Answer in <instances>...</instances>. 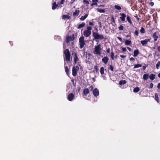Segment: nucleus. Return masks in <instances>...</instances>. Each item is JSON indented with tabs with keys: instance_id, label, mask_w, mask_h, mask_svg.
Listing matches in <instances>:
<instances>
[{
	"instance_id": "nucleus-36",
	"label": "nucleus",
	"mask_w": 160,
	"mask_h": 160,
	"mask_svg": "<svg viewBox=\"0 0 160 160\" xmlns=\"http://www.w3.org/2000/svg\"><path fill=\"white\" fill-rule=\"evenodd\" d=\"M94 68L96 72L97 73H99V72H98L99 69H98V67L96 65L94 67Z\"/></svg>"
},
{
	"instance_id": "nucleus-41",
	"label": "nucleus",
	"mask_w": 160,
	"mask_h": 160,
	"mask_svg": "<svg viewBox=\"0 0 160 160\" xmlns=\"http://www.w3.org/2000/svg\"><path fill=\"white\" fill-rule=\"evenodd\" d=\"M114 53H113V52H112L111 53V55H110V57H111V58L112 59V60H114Z\"/></svg>"
},
{
	"instance_id": "nucleus-48",
	"label": "nucleus",
	"mask_w": 160,
	"mask_h": 160,
	"mask_svg": "<svg viewBox=\"0 0 160 160\" xmlns=\"http://www.w3.org/2000/svg\"><path fill=\"white\" fill-rule=\"evenodd\" d=\"M153 84L152 83H150V85H149V88H152L153 87Z\"/></svg>"
},
{
	"instance_id": "nucleus-13",
	"label": "nucleus",
	"mask_w": 160,
	"mask_h": 160,
	"mask_svg": "<svg viewBox=\"0 0 160 160\" xmlns=\"http://www.w3.org/2000/svg\"><path fill=\"white\" fill-rule=\"evenodd\" d=\"M152 38L154 39V42H156L158 38V37L157 35V33L156 32H154L152 34Z\"/></svg>"
},
{
	"instance_id": "nucleus-54",
	"label": "nucleus",
	"mask_w": 160,
	"mask_h": 160,
	"mask_svg": "<svg viewBox=\"0 0 160 160\" xmlns=\"http://www.w3.org/2000/svg\"><path fill=\"white\" fill-rule=\"evenodd\" d=\"M110 49L109 48H108L107 50H106V52L108 53H109L110 52Z\"/></svg>"
},
{
	"instance_id": "nucleus-24",
	"label": "nucleus",
	"mask_w": 160,
	"mask_h": 160,
	"mask_svg": "<svg viewBox=\"0 0 160 160\" xmlns=\"http://www.w3.org/2000/svg\"><path fill=\"white\" fill-rule=\"evenodd\" d=\"M65 71L66 72V74L67 75L69 76V72L70 71L68 66L65 67Z\"/></svg>"
},
{
	"instance_id": "nucleus-46",
	"label": "nucleus",
	"mask_w": 160,
	"mask_h": 160,
	"mask_svg": "<svg viewBox=\"0 0 160 160\" xmlns=\"http://www.w3.org/2000/svg\"><path fill=\"white\" fill-rule=\"evenodd\" d=\"M64 1H65V0H61L60 2H58V4L59 5L62 4H63Z\"/></svg>"
},
{
	"instance_id": "nucleus-6",
	"label": "nucleus",
	"mask_w": 160,
	"mask_h": 160,
	"mask_svg": "<svg viewBox=\"0 0 160 160\" xmlns=\"http://www.w3.org/2000/svg\"><path fill=\"white\" fill-rule=\"evenodd\" d=\"M75 38L74 35L73 34L72 36H68L66 37L67 43H68L70 41H72Z\"/></svg>"
},
{
	"instance_id": "nucleus-53",
	"label": "nucleus",
	"mask_w": 160,
	"mask_h": 160,
	"mask_svg": "<svg viewBox=\"0 0 160 160\" xmlns=\"http://www.w3.org/2000/svg\"><path fill=\"white\" fill-rule=\"evenodd\" d=\"M154 3L153 2H151L149 3V5H150L151 6H153L154 5Z\"/></svg>"
},
{
	"instance_id": "nucleus-22",
	"label": "nucleus",
	"mask_w": 160,
	"mask_h": 160,
	"mask_svg": "<svg viewBox=\"0 0 160 160\" xmlns=\"http://www.w3.org/2000/svg\"><path fill=\"white\" fill-rule=\"evenodd\" d=\"M98 1V0H92V3L91 4V6H93L94 5L97 6L98 5L97 2Z\"/></svg>"
},
{
	"instance_id": "nucleus-1",
	"label": "nucleus",
	"mask_w": 160,
	"mask_h": 160,
	"mask_svg": "<svg viewBox=\"0 0 160 160\" xmlns=\"http://www.w3.org/2000/svg\"><path fill=\"white\" fill-rule=\"evenodd\" d=\"M92 36L94 38V39H93V40L99 39L100 40H101L104 38V36L103 35L99 34L98 32H93Z\"/></svg>"
},
{
	"instance_id": "nucleus-45",
	"label": "nucleus",
	"mask_w": 160,
	"mask_h": 160,
	"mask_svg": "<svg viewBox=\"0 0 160 160\" xmlns=\"http://www.w3.org/2000/svg\"><path fill=\"white\" fill-rule=\"evenodd\" d=\"M95 23L94 22H89V24L90 26H93Z\"/></svg>"
},
{
	"instance_id": "nucleus-49",
	"label": "nucleus",
	"mask_w": 160,
	"mask_h": 160,
	"mask_svg": "<svg viewBox=\"0 0 160 160\" xmlns=\"http://www.w3.org/2000/svg\"><path fill=\"white\" fill-rule=\"evenodd\" d=\"M122 50L123 52H125L127 51L126 48L123 47L122 48Z\"/></svg>"
},
{
	"instance_id": "nucleus-63",
	"label": "nucleus",
	"mask_w": 160,
	"mask_h": 160,
	"mask_svg": "<svg viewBox=\"0 0 160 160\" xmlns=\"http://www.w3.org/2000/svg\"><path fill=\"white\" fill-rule=\"evenodd\" d=\"M115 58H117V55H116V56H115Z\"/></svg>"
},
{
	"instance_id": "nucleus-37",
	"label": "nucleus",
	"mask_w": 160,
	"mask_h": 160,
	"mask_svg": "<svg viewBox=\"0 0 160 160\" xmlns=\"http://www.w3.org/2000/svg\"><path fill=\"white\" fill-rule=\"evenodd\" d=\"M160 66V61H158L157 64H156V68L157 69L159 68V66Z\"/></svg>"
},
{
	"instance_id": "nucleus-39",
	"label": "nucleus",
	"mask_w": 160,
	"mask_h": 160,
	"mask_svg": "<svg viewBox=\"0 0 160 160\" xmlns=\"http://www.w3.org/2000/svg\"><path fill=\"white\" fill-rule=\"evenodd\" d=\"M140 32L141 33H145V29L143 27L141 28L140 30Z\"/></svg>"
},
{
	"instance_id": "nucleus-55",
	"label": "nucleus",
	"mask_w": 160,
	"mask_h": 160,
	"mask_svg": "<svg viewBox=\"0 0 160 160\" xmlns=\"http://www.w3.org/2000/svg\"><path fill=\"white\" fill-rule=\"evenodd\" d=\"M118 38L121 42H122V38H121V37H118Z\"/></svg>"
},
{
	"instance_id": "nucleus-7",
	"label": "nucleus",
	"mask_w": 160,
	"mask_h": 160,
	"mask_svg": "<svg viewBox=\"0 0 160 160\" xmlns=\"http://www.w3.org/2000/svg\"><path fill=\"white\" fill-rule=\"evenodd\" d=\"M151 38H150L148 39H145L143 40H141L140 42L141 43L143 46H146L148 43V42H150Z\"/></svg>"
},
{
	"instance_id": "nucleus-42",
	"label": "nucleus",
	"mask_w": 160,
	"mask_h": 160,
	"mask_svg": "<svg viewBox=\"0 0 160 160\" xmlns=\"http://www.w3.org/2000/svg\"><path fill=\"white\" fill-rule=\"evenodd\" d=\"M87 29H86V30L91 32V30L92 29V28L91 26H87Z\"/></svg>"
},
{
	"instance_id": "nucleus-16",
	"label": "nucleus",
	"mask_w": 160,
	"mask_h": 160,
	"mask_svg": "<svg viewBox=\"0 0 160 160\" xmlns=\"http://www.w3.org/2000/svg\"><path fill=\"white\" fill-rule=\"evenodd\" d=\"M89 92L88 88H85L83 91V93L85 96H87Z\"/></svg>"
},
{
	"instance_id": "nucleus-59",
	"label": "nucleus",
	"mask_w": 160,
	"mask_h": 160,
	"mask_svg": "<svg viewBox=\"0 0 160 160\" xmlns=\"http://www.w3.org/2000/svg\"><path fill=\"white\" fill-rule=\"evenodd\" d=\"M127 48L128 50L129 51H131V48H130L129 47H127Z\"/></svg>"
},
{
	"instance_id": "nucleus-60",
	"label": "nucleus",
	"mask_w": 160,
	"mask_h": 160,
	"mask_svg": "<svg viewBox=\"0 0 160 160\" xmlns=\"http://www.w3.org/2000/svg\"><path fill=\"white\" fill-rule=\"evenodd\" d=\"M158 77L159 78H160V72L159 73V74H158Z\"/></svg>"
},
{
	"instance_id": "nucleus-29",
	"label": "nucleus",
	"mask_w": 160,
	"mask_h": 160,
	"mask_svg": "<svg viewBox=\"0 0 160 160\" xmlns=\"http://www.w3.org/2000/svg\"><path fill=\"white\" fill-rule=\"evenodd\" d=\"M140 90V89L139 87H137L135 88L133 90V91L134 92H137Z\"/></svg>"
},
{
	"instance_id": "nucleus-44",
	"label": "nucleus",
	"mask_w": 160,
	"mask_h": 160,
	"mask_svg": "<svg viewBox=\"0 0 160 160\" xmlns=\"http://www.w3.org/2000/svg\"><path fill=\"white\" fill-rule=\"evenodd\" d=\"M138 33H139L138 31V30H135V32H134V34L135 35H136L137 36H138Z\"/></svg>"
},
{
	"instance_id": "nucleus-4",
	"label": "nucleus",
	"mask_w": 160,
	"mask_h": 160,
	"mask_svg": "<svg viewBox=\"0 0 160 160\" xmlns=\"http://www.w3.org/2000/svg\"><path fill=\"white\" fill-rule=\"evenodd\" d=\"M101 45L99 44L97 46H95L94 48V50L93 51V53L94 54L97 55H100L101 54Z\"/></svg>"
},
{
	"instance_id": "nucleus-30",
	"label": "nucleus",
	"mask_w": 160,
	"mask_h": 160,
	"mask_svg": "<svg viewBox=\"0 0 160 160\" xmlns=\"http://www.w3.org/2000/svg\"><path fill=\"white\" fill-rule=\"evenodd\" d=\"M100 72L102 75L104 74V68L102 67L100 68Z\"/></svg>"
},
{
	"instance_id": "nucleus-61",
	"label": "nucleus",
	"mask_w": 160,
	"mask_h": 160,
	"mask_svg": "<svg viewBox=\"0 0 160 160\" xmlns=\"http://www.w3.org/2000/svg\"><path fill=\"white\" fill-rule=\"evenodd\" d=\"M130 37V36L129 35H127V36H126V37H127V38H128Z\"/></svg>"
},
{
	"instance_id": "nucleus-51",
	"label": "nucleus",
	"mask_w": 160,
	"mask_h": 160,
	"mask_svg": "<svg viewBox=\"0 0 160 160\" xmlns=\"http://www.w3.org/2000/svg\"><path fill=\"white\" fill-rule=\"evenodd\" d=\"M148 65H147V64H146V65H145V66H143V68H142L143 70H144L145 69H146V68L147 67H148Z\"/></svg>"
},
{
	"instance_id": "nucleus-21",
	"label": "nucleus",
	"mask_w": 160,
	"mask_h": 160,
	"mask_svg": "<svg viewBox=\"0 0 160 160\" xmlns=\"http://www.w3.org/2000/svg\"><path fill=\"white\" fill-rule=\"evenodd\" d=\"M80 13V11L79 10H76L75 11L73 12V16H78Z\"/></svg>"
},
{
	"instance_id": "nucleus-5",
	"label": "nucleus",
	"mask_w": 160,
	"mask_h": 160,
	"mask_svg": "<svg viewBox=\"0 0 160 160\" xmlns=\"http://www.w3.org/2000/svg\"><path fill=\"white\" fill-rule=\"evenodd\" d=\"M79 70V67L77 66L76 67H73L72 68V75L75 77L77 75V71Z\"/></svg>"
},
{
	"instance_id": "nucleus-64",
	"label": "nucleus",
	"mask_w": 160,
	"mask_h": 160,
	"mask_svg": "<svg viewBox=\"0 0 160 160\" xmlns=\"http://www.w3.org/2000/svg\"><path fill=\"white\" fill-rule=\"evenodd\" d=\"M65 64H66V62H64V64H65Z\"/></svg>"
},
{
	"instance_id": "nucleus-27",
	"label": "nucleus",
	"mask_w": 160,
	"mask_h": 160,
	"mask_svg": "<svg viewBox=\"0 0 160 160\" xmlns=\"http://www.w3.org/2000/svg\"><path fill=\"white\" fill-rule=\"evenodd\" d=\"M127 83V81L125 80H121L119 82V84L120 85H123Z\"/></svg>"
},
{
	"instance_id": "nucleus-18",
	"label": "nucleus",
	"mask_w": 160,
	"mask_h": 160,
	"mask_svg": "<svg viewBox=\"0 0 160 160\" xmlns=\"http://www.w3.org/2000/svg\"><path fill=\"white\" fill-rule=\"evenodd\" d=\"M71 17L68 15H64L62 16V19H70Z\"/></svg>"
},
{
	"instance_id": "nucleus-56",
	"label": "nucleus",
	"mask_w": 160,
	"mask_h": 160,
	"mask_svg": "<svg viewBox=\"0 0 160 160\" xmlns=\"http://www.w3.org/2000/svg\"><path fill=\"white\" fill-rule=\"evenodd\" d=\"M157 88L159 89H160V82L157 85Z\"/></svg>"
},
{
	"instance_id": "nucleus-14",
	"label": "nucleus",
	"mask_w": 160,
	"mask_h": 160,
	"mask_svg": "<svg viewBox=\"0 0 160 160\" xmlns=\"http://www.w3.org/2000/svg\"><path fill=\"white\" fill-rule=\"evenodd\" d=\"M109 60V58L107 56L104 57L102 59V62L105 64H106L107 63Z\"/></svg>"
},
{
	"instance_id": "nucleus-9",
	"label": "nucleus",
	"mask_w": 160,
	"mask_h": 160,
	"mask_svg": "<svg viewBox=\"0 0 160 160\" xmlns=\"http://www.w3.org/2000/svg\"><path fill=\"white\" fill-rule=\"evenodd\" d=\"M93 95L96 97L98 96L99 95V91L98 89L96 88L94 89L92 91Z\"/></svg>"
},
{
	"instance_id": "nucleus-15",
	"label": "nucleus",
	"mask_w": 160,
	"mask_h": 160,
	"mask_svg": "<svg viewBox=\"0 0 160 160\" xmlns=\"http://www.w3.org/2000/svg\"><path fill=\"white\" fill-rule=\"evenodd\" d=\"M155 74H151L149 75V78L151 81H153L155 79Z\"/></svg>"
},
{
	"instance_id": "nucleus-52",
	"label": "nucleus",
	"mask_w": 160,
	"mask_h": 160,
	"mask_svg": "<svg viewBox=\"0 0 160 160\" xmlns=\"http://www.w3.org/2000/svg\"><path fill=\"white\" fill-rule=\"evenodd\" d=\"M120 56L121 58H125L126 57V55H120Z\"/></svg>"
},
{
	"instance_id": "nucleus-10",
	"label": "nucleus",
	"mask_w": 160,
	"mask_h": 160,
	"mask_svg": "<svg viewBox=\"0 0 160 160\" xmlns=\"http://www.w3.org/2000/svg\"><path fill=\"white\" fill-rule=\"evenodd\" d=\"M83 33L84 36L86 37H88L91 34L92 32L85 30L84 31Z\"/></svg>"
},
{
	"instance_id": "nucleus-35",
	"label": "nucleus",
	"mask_w": 160,
	"mask_h": 160,
	"mask_svg": "<svg viewBox=\"0 0 160 160\" xmlns=\"http://www.w3.org/2000/svg\"><path fill=\"white\" fill-rule=\"evenodd\" d=\"M142 65L141 64H136L134 65V68L141 67Z\"/></svg>"
},
{
	"instance_id": "nucleus-62",
	"label": "nucleus",
	"mask_w": 160,
	"mask_h": 160,
	"mask_svg": "<svg viewBox=\"0 0 160 160\" xmlns=\"http://www.w3.org/2000/svg\"><path fill=\"white\" fill-rule=\"evenodd\" d=\"M95 30H96L97 31V32L98 29L97 28H95Z\"/></svg>"
},
{
	"instance_id": "nucleus-32",
	"label": "nucleus",
	"mask_w": 160,
	"mask_h": 160,
	"mask_svg": "<svg viewBox=\"0 0 160 160\" xmlns=\"http://www.w3.org/2000/svg\"><path fill=\"white\" fill-rule=\"evenodd\" d=\"M127 19L128 22L130 23V24H132V22L131 21V18L130 16H128L127 17Z\"/></svg>"
},
{
	"instance_id": "nucleus-26",
	"label": "nucleus",
	"mask_w": 160,
	"mask_h": 160,
	"mask_svg": "<svg viewBox=\"0 0 160 160\" xmlns=\"http://www.w3.org/2000/svg\"><path fill=\"white\" fill-rule=\"evenodd\" d=\"M131 43V41L128 40H127L125 42V44L126 45H130Z\"/></svg>"
},
{
	"instance_id": "nucleus-3",
	"label": "nucleus",
	"mask_w": 160,
	"mask_h": 160,
	"mask_svg": "<svg viewBox=\"0 0 160 160\" xmlns=\"http://www.w3.org/2000/svg\"><path fill=\"white\" fill-rule=\"evenodd\" d=\"M79 48L80 49L82 48L85 45V42L84 40V38L83 36H81L79 39Z\"/></svg>"
},
{
	"instance_id": "nucleus-12",
	"label": "nucleus",
	"mask_w": 160,
	"mask_h": 160,
	"mask_svg": "<svg viewBox=\"0 0 160 160\" xmlns=\"http://www.w3.org/2000/svg\"><path fill=\"white\" fill-rule=\"evenodd\" d=\"M74 96L73 93H70L68 95L67 98L69 101H72L73 99Z\"/></svg>"
},
{
	"instance_id": "nucleus-43",
	"label": "nucleus",
	"mask_w": 160,
	"mask_h": 160,
	"mask_svg": "<svg viewBox=\"0 0 160 160\" xmlns=\"http://www.w3.org/2000/svg\"><path fill=\"white\" fill-rule=\"evenodd\" d=\"M118 29L119 30L122 31L123 29V27L121 25L118 27Z\"/></svg>"
},
{
	"instance_id": "nucleus-31",
	"label": "nucleus",
	"mask_w": 160,
	"mask_h": 160,
	"mask_svg": "<svg viewBox=\"0 0 160 160\" xmlns=\"http://www.w3.org/2000/svg\"><path fill=\"white\" fill-rule=\"evenodd\" d=\"M85 53L86 54V58H87L88 60L90 59L91 58V54L90 53H88L87 52H86Z\"/></svg>"
},
{
	"instance_id": "nucleus-11",
	"label": "nucleus",
	"mask_w": 160,
	"mask_h": 160,
	"mask_svg": "<svg viewBox=\"0 0 160 160\" xmlns=\"http://www.w3.org/2000/svg\"><path fill=\"white\" fill-rule=\"evenodd\" d=\"M120 15L121 16L120 17V18L121 21L123 22H124L125 21V18L126 17V14L124 13H120Z\"/></svg>"
},
{
	"instance_id": "nucleus-57",
	"label": "nucleus",
	"mask_w": 160,
	"mask_h": 160,
	"mask_svg": "<svg viewBox=\"0 0 160 160\" xmlns=\"http://www.w3.org/2000/svg\"><path fill=\"white\" fill-rule=\"evenodd\" d=\"M75 1V0H72V1L70 2L71 4H72Z\"/></svg>"
},
{
	"instance_id": "nucleus-8",
	"label": "nucleus",
	"mask_w": 160,
	"mask_h": 160,
	"mask_svg": "<svg viewBox=\"0 0 160 160\" xmlns=\"http://www.w3.org/2000/svg\"><path fill=\"white\" fill-rule=\"evenodd\" d=\"M72 54L73 55L74 63L76 64L77 63V62L79 60V59L78 57L77 54L75 52H73Z\"/></svg>"
},
{
	"instance_id": "nucleus-23",
	"label": "nucleus",
	"mask_w": 160,
	"mask_h": 160,
	"mask_svg": "<svg viewBox=\"0 0 160 160\" xmlns=\"http://www.w3.org/2000/svg\"><path fill=\"white\" fill-rule=\"evenodd\" d=\"M88 14H86L84 16H82L80 18V19L81 21H84L88 17Z\"/></svg>"
},
{
	"instance_id": "nucleus-40",
	"label": "nucleus",
	"mask_w": 160,
	"mask_h": 160,
	"mask_svg": "<svg viewBox=\"0 0 160 160\" xmlns=\"http://www.w3.org/2000/svg\"><path fill=\"white\" fill-rule=\"evenodd\" d=\"M83 2L84 3V4H86L87 6H88L89 4V2L87 0H83Z\"/></svg>"
},
{
	"instance_id": "nucleus-19",
	"label": "nucleus",
	"mask_w": 160,
	"mask_h": 160,
	"mask_svg": "<svg viewBox=\"0 0 160 160\" xmlns=\"http://www.w3.org/2000/svg\"><path fill=\"white\" fill-rule=\"evenodd\" d=\"M149 77V74L148 73L145 74L143 75V79L144 80H147Z\"/></svg>"
},
{
	"instance_id": "nucleus-34",
	"label": "nucleus",
	"mask_w": 160,
	"mask_h": 160,
	"mask_svg": "<svg viewBox=\"0 0 160 160\" xmlns=\"http://www.w3.org/2000/svg\"><path fill=\"white\" fill-rule=\"evenodd\" d=\"M114 8L117 10H120L121 9V8L120 6L117 5H115Z\"/></svg>"
},
{
	"instance_id": "nucleus-47",
	"label": "nucleus",
	"mask_w": 160,
	"mask_h": 160,
	"mask_svg": "<svg viewBox=\"0 0 160 160\" xmlns=\"http://www.w3.org/2000/svg\"><path fill=\"white\" fill-rule=\"evenodd\" d=\"M89 90H90L91 91H92L93 89V87L92 85H91L90 87H89L88 88Z\"/></svg>"
},
{
	"instance_id": "nucleus-17",
	"label": "nucleus",
	"mask_w": 160,
	"mask_h": 160,
	"mask_svg": "<svg viewBox=\"0 0 160 160\" xmlns=\"http://www.w3.org/2000/svg\"><path fill=\"white\" fill-rule=\"evenodd\" d=\"M139 52L138 49L135 50L133 52V56L134 57H137L139 54Z\"/></svg>"
},
{
	"instance_id": "nucleus-38",
	"label": "nucleus",
	"mask_w": 160,
	"mask_h": 160,
	"mask_svg": "<svg viewBox=\"0 0 160 160\" xmlns=\"http://www.w3.org/2000/svg\"><path fill=\"white\" fill-rule=\"evenodd\" d=\"M108 69L111 70L112 71H113L114 68L112 65H109Z\"/></svg>"
},
{
	"instance_id": "nucleus-25",
	"label": "nucleus",
	"mask_w": 160,
	"mask_h": 160,
	"mask_svg": "<svg viewBox=\"0 0 160 160\" xmlns=\"http://www.w3.org/2000/svg\"><path fill=\"white\" fill-rule=\"evenodd\" d=\"M85 25V23L84 22H82V23L80 24L78 27V29H80L81 28L83 27Z\"/></svg>"
},
{
	"instance_id": "nucleus-50",
	"label": "nucleus",
	"mask_w": 160,
	"mask_h": 160,
	"mask_svg": "<svg viewBox=\"0 0 160 160\" xmlns=\"http://www.w3.org/2000/svg\"><path fill=\"white\" fill-rule=\"evenodd\" d=\"M129 60L130 61H135V59L133 57H131L129 58Z\"/></svg>"
},
{
	"instance_id": "nucleus-33",
	"label": "nucleus",
	"mask_w": 160,
	"mask_h": 160,
	"mask_svg": "<svg viewBox=\"0 0 160 160\" xmlns=\"http://www.w3.org/2000/svg\"><path fill=\"white\" fill-rule=\"evenodd\" d=\"M155 99L158 102H159V98L158 95L157 93H155Z\"/></svg>"
},
{
	"instance_id": "nucleus-28",
	"label": "nucleus",
	"mask_w": 160,
	"mask_h": 160,
	"mask_svg": "<svg viewBox=\"0 0 160 160\" xmlns=\"http://www.w3.org/2000/svg\"><path fill=\"white\" fill-rule=\"evenodd\" d=\"M97 10L98 12H99L100 13H104L105 12V10L104 9H101L98 8Z\"/></svg>"
},
{
	"instance_id": "nucleus-2",
	"label": "nucleus",
	"mask_w": 160,
	"mask_h": 160,
	"mask_svg": "<svg viewBox=\"0 0 160 160\" xmlns=\"http://www.w3.org/2000/svg\"><path fill=\"white\" fill-rule=\"evenodd\" d=\"M64 55L65 57V59L67 62H69L70 59L71 54L68 49H66L64 52Z\"/></svg>"
},
{
	"instance_id": "nucleus-20",
	"label": "nucleus",
	"mask_w": 160,
	"mask_h": 160,
	"mask_svg": "<svg viewBox=\"0 0 160 160\" xmlns=\"http://www.w3.org/2000/svg\"><path fill=\"white\" fill-rule=\"evenodd\" d=\"M58 5L59 4L58 3L57 4L56 2H54L52 5V10H55L58 6Z\"/></svg>"
},
{
	"instance_id": "nucleus-58",
	"label": "nucleus",
	"mask_w": 160,
	"mask_h": 160,
	"mask_svg": "<svg viewBox=\"0 0 160 160\" xmlns=\"http://www.w3.org/2000/svg\"><path fill=\"white\" fill-rule=\"evenodd\" d=\"M98 24L100 26V27H102V26H101V24H102L101 22H98Z\"/></svg>"
}]
</instances>
